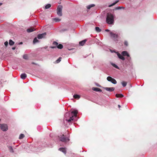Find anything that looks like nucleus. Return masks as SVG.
I'll return each mask as SVG.
<instances>
[{
	"label": "nucleus",
	"instance_id": "28",
	"mask_svg": "<svg viewBox=\"0 0 157 157\" xmlns=\"http://www.w3.org/2000/svg\"><path fill=\"white\" fill-rule=\"evenodd\" d=\"M9 149L10 152H11L12 153H13L14 152L13 148L11 146H10L9 147Z\"/></svg>",
	"mask_w": 157,
	"mask_h": 157
},
{
	"label": "nucleus",
	"instance_id": "18",
	"mask_svg": "<svg viewBox=\"0 0 157 157\" xmlns=\"http://www.w3.org/2000/svg\"><path fill=\"white\" fill-rule=\"evenodd\" d=\"M116 96L117 98H122L124 97V95L121 94H116Z\"/></svg>",
	"mask_w": 157,
	"mask_h": 157
},
{
	"label": "nucleus",
	"instance_id": "1",
	"mask_svg": "<svg viewBox=\"0 0 157 157\" xmlns=\"http://www.w3.org/2000/svg\"><path fill=\"white\" fill-rule=\"evenodd\" d=\"M78 113V110H75L71 112V116L69 113L67 112L64 115V119L67 121L68 122H69L73 120L74 117H77Z\"/></svg>",
	"mask_w": 157,
	"mask_h": 157
},
{
	"label": "nucleus",
	"instance_id": "20",
	"mask_svg": "<svg viewBox=\"0 0 157 157\" xmlns=\"http://www.w3.org/2000/svg\"><path fill=\"white\" fill-rule=\"evenodd\" d=\"M118 2H119L118 0H117V1H115L113 3L109 5V7H111L113 6H114L116 3H117Z\"/></svg>",
	"mask_w": 157,
	"mask_h": 157
},
{
	"label": "nucleus",
	"instance_id": "14",
	"mask_svg": "<svg viewBox=\"0 0 157 157\" xmlns=\"http://www.w3.org/2000/svg\"><path fill=\"white\" fill-rule=\"evenodd\" d=\"M27 77V75L25 73H22L21 75V78L23 79H25Z\"/></svg>",
	"mask_w": 157,
	"mask_h": 157
},
{
	"label": "nucleus",
	"instance_id": "25",
	"mask_svg": "<svg viewBox=\"0 0 157 157\" xmlns=\"http://www.w3.org/2000/svg\"><path fill=\"white\" fill-rule=\"evenodd\" d=\"M57 47L59 49H61L63 48V46L62 44H60L59 45H58Z\"/></svg>",
	"mask_w": 157,
	"mask_h": 157
},
{
	"label": "nucleus",
	"instance_id": "43",
	"mask_svg": "<svg viewBox=\"0 0 157 157\" xmlns=\"http://www.w3.org/2000/svg\"><path fill=\"white\" fill-rule=\"evenodd\" d=\"M97 86H98V84H97Z\"/></svg>",
	"mask_w": 157,
	"mask_h": 157
},
{
	"label": "nucleus",
	"instance_id": "33",
	"mask_svg": "<svg viewBox=\"0 0 157 157\" xmlns=\"http://www.w3.org/2000/svg\"><path fill=\"white\" fill-rule=\"evenodd\" d=\"M23 57V59H28V56L26 54L24 55Z\"/></svg>",
	"mask_w": 157,
	"mask_h": 157
},
{
	"label": "nucleus",
	"instance_id": "34",
	"mask_svg": "<svg viewBox=\"0 0 157 157\" xmlns=\"http://www.w3.org/2000/svg\"><path fill=\"white\" fill-rule=\"evenodd\" d=\"M124 8L123 7L119 6L116 8V10H119L121 8Z\"/></svg>",
	"mask_w": 157,
	"mask_h": 157
},
{
	"label": "nucleus",
	"instance_id": "21",
	"mask_svg": "<svg viewBox=\"0 0 157 157\" xmlns=\"http://www.w3.org/2000/svg\"><path fill=\"white\" fill-rule=\"evenodd\" d=\"M80 96L78 94H74L73 97L75 99H79L80 98Z\"/></svg>",
	"mask_w": 157,
	"mask_h": 157
},
{
	"label": "nucleus",
	"instance_id": "44",
	"mask_svg": "<svg viewBox=\"0 0 157 157\" xmlns=\"http://www.w3.org/2000/svg\"><path fill=\"white\" fill-rule=\"evenodd\" d=\"M97 86H98V84H97Z\"/></svg>",
	"mask_w": 157,
	"mask_h": 157
},
{
	"label": "nucleus",
	"instance_id": "41",
	"mask_svg": "<svg viewBox=\"0 0 157 157\" xmlns=\"http://www.w3.org/2000/svg\"><path fill=\"white\" fill-rule=\"evenodd\" d=\"M118 107L119 108L121 107V106L120 105H118Z\"/></svg>",
	"mask_w": 157,
	"mask_h": 157
},
{
	"label": "nucleus",
	"instance_id": "32",
	"mask_svg": "<svg viewBox=\"0 0 157 157\" xmlns=\"http://www.w3.org/2000/svg\"><path fill=\"white\" fill-rule=\"evenodd\" d=\"M111 64L114 67H115V68H116L117 69H119V68L118 67L117 65H116V64H115L114 63H112Z\"/></svg>",
	"mask_w": 157,
	"mask_h": 157
},
{
	"label": "nucleus",
	"instance_id": "2",
	"mask_svg": "<svg viewBox=\"0 0 157 157\" xmlns=\"http://www.w3.org/2000/svg\"><path fill=\"white\" fill-rule=\"evenodd\" d=\"M114 21V15L110 13H108L106 18V22L109 24H113Z\"/></svg>",
	"mask_w": 157,
	"mask_h": 157
},
{
	"label": "nucleus",
	"instance_id": "5",
	"mask_svg": "<svg viewBox=\"0 0 157 157\" xmlns=\"http://www.w3.org/2000/svg\"><path fill=\"white\" fill-rule=\"evenodd\" d=\"M62 6L61 5H59L57 9V13L59 16H61L62 15Z\"/></svg>",
	"mask_w": 157,
	"mask_h": 157
},
{
	"label": "nucleus",
	"instance_id": "40",
	"mask_svg": "<svg viewBox=\"0 0 157 157\" xmlns=\"http://www.w3.org/2000/svg\"><path fill=\"white\" fill-rule=\"evenodd\" d=\"M22 44H23V43L22 42H21L19 43V45Z\"/></svg>",
	"mask_w": 157,
	"mask_h": 157
},
{
	"label": "nucleus",
	"instance_id": "12",
	"mask_svg": "<svg viewBox=\"0 0 157 157\" xmlns=\"http://www.w3.org/2000/svg\"><path fill=\"white\" fill-rule=\"evenodd\" d=\"M117 55L118 57V58L122 59L123 60H124L125 59V58L123 56V55H121L119 53H117Z\"/></svg>",
	"mask_w": 157,
	"mask_h": 157
},
{
	"label": "nucleus",
	"instance_id": "6",
	"mask_svg": "<svg viewBox=\"0 0 157 157\" xmlns=\"http://www.w3.org/2000/svg\"><path fill=\"white\" fill-rule=\"evenodd\" d=\"M0 128L3 131H6L8 129L7 126L5 124H0Z\"/></svg>",
	"mask_w": 157,
	"mask_h": 157
},
{
	"label": "nucleus",
	"instance_id": "39",
	"mask_svg": "<svg viewBox=\"0 0 157 157\" xmlns=\"http://www.w3.org/2000/svg\"><path fill=\"white\" fill-rule=\"evenodd\" d=\"M32 64H33L36 65V64L35 63H34L33 62H32Z\"/></svg>",
	"mask_w": 157,
	"mask_h": 157
},
{
	"label": "nucleus",
	"instance_id": "9",
	"mask_svg": "<svg viewBox=\"0 0 157 157\" xmlns=\"http://www.w3.org/2000/svg\"><path fill=\"white\" fill-rule=\"evenodd\" d=\"M104 89L106 90L109 92H112L115 89L114 88L112 87H104Z\"/></svg>",
	"mask_w": 157,
	"mask_h": 157
},
{
	"label": "nucleus",
	"instance_id": "36",
	"mask_svg": "<svg viewBox=\"0 0 157 157\" xmlns=\"http://www.w3.org/2000/svg\"><path fill=\"white\" fill-rule=\"evenodd\" d=\"M8 42L7 41H6L4 43V44L6 46H7L8 45Z\"/></svg>",
	"mask_w": 157,
	"mask_h": 157
},
{
	"label": "nucleus",
	"instance_id": "38",
	"mask_svg": "<svg viewBox=\"0 0 157 157\" xmlns=\"http://www.w3.org/2000/svg\"><path fill=\"white\" fill-rule=\"evenodd\" d=\"M105 31L106 32H109V30L108 29H106L105 30Z\"/></svg>",
	"mask_w": 157,
	"mask_h": 157
},
{
	"label": "nucleus",
	"instance_id": "17",
	"mask_svg": "<svg viewBox=\"0 0 157 157\" xmlns=\"http://www.w3.org/2000/svg\"><path fill=\"white\" fill-rule=\"evenodd\" d=\"M35 29L34 28H29L27 29V31L28 33H30L33 31L35 30Z\"/></svg>",
	"mask_w": 157,
	"mask_h": 157
},
{
	"label": "nucleus",
	"instance_id": "3",
	"mask_svg": "<svg viewBox=\"0 0 157 157\" xmlns=\"http://www.w3.org/2000/svg\"><path fill=\"white\" fill-rule=\"evenodd\" d=\"M60 140L62 142L66 143L70 140L69 137H67L65 135L63 134L59 136Z\"/></svg>",
	"mask_w": 157,
	"mask_h": 157
},
{
	"label": "nucleus",
	"instance_id": "26",
	"mask_svg": "<svg viewBox=\"0 0 157 157\" xmlns=\"http://www.w3.org/2000/svg\"><path fill=\"white\" fill-rule=\"evenodd\" d=\"M25 135L24 134H21L19 136V138L20 139H23Z\"/></svg>",
	"mask_w": 157,
	"mask_h": 157
},
{
	"label": "nucleus",
	"instance_id": "31",
	"mask_svg": "<svg viewBox=\"0 0 157 157\" xmlns=\"http://www.w3.org/2000/svg\"><path fill=\"white\" fill-rule=\"evenodd\" d=\"M54 20L56 22H59L60 21V19L58 18H54Z\"/></svg>",
	"mask_w": 157,
	"mask_h": 157
},
{
	"label": "nucleus",
	"instance_id": "13",
	"mask_svg": "<svg viewBox=\"0 0 157 157\" xmlns=\"http://www.w3.org/2000/svg\"><path fill=\"white\" fill-rule=\"evenodd\" d=\"M92 90L96 92H101L102 90L100 89L97 87H93Z\"/></svg>",
	"mask_w": 157,
	"mask_h": 157
},
{
	"label": "nucleus",
	"instance_id": "11",
	"mask_svg": "<svg viewBox=\"0 0 157 157\" xmlns=\"http://www.w3.org/2000/svg\"><path fill=\"white\" fill-rule=\"evenodd\" d=\"M59 150V151L63 152L65 154L66 153V150L65 148H60Z\"/></svg>",
	"mask_w": 157,
	"mask_h": 157
},
{
	"label": "nucleus",
	"instance_id": "10",
	"mask_svg": "<svg viewBox=\"0 0 157 157\" xmlns=\"http://www.w3.org/2000/svg\"><path fill=\"white\" fill-rule=\"evenodd\" d=\"M122 54L124 56H127L129 57V55L126 51H124L122 52Z\"/></svg>",
	"mask_w": 157,
	"mask_h": 157
},
{
	"label": "nucleus",
	"instance_id": "15",
	"mask_svg": "<svg viewBox=\"0 0 157 157\" xmlns=\"http://www.w3.org/2000/svg\"><path fill=\"white\" fill-rule=\"evenodd\" d=\"M87 41V40L85 39L82 41L79 42V44L80 45L83 46L85 43L86 41Z\"/></svg>",
	"mask_w": 157,
	"mask_h": 157
},
{
	"label": "nucleus",
	"instance_id": "4",
	"mask_svg": "<svg viewBox=\"0 0 157 157\" xmlns=\"http://www.w3.org/2000/svg\"><path fill=\"white\" fill-rule=\"evenodd\" d=\"M113 39L115 41H118L119 37L117 34H115L112 32L109 33Z\"/></svg>",
	"mask_w": 157,
	"mask_h": 157
},
{
	"label": "nucleus",
	"instance_id": "29",
	"mask_svg": "<svg viewBox=\"0 0 157 157\" xmlns=\"http://www.w3.org/2000/svg\"><path fill=\"white\" fill-rule=\"evenodd\" d=\"M38 42H39V41L37 39V38L36 37L33 40V43L35 44Z\"/></svg>",
	"mask_w": 157,
	"mask_h": 157
},
{
	"label": "nucleus",
	"instance_id": "16",
	"mask_svg": "<svg viewBox=\"0 0 157 157\" xmlns=\"http://www.w3.org/2000/svg\"><path fill=\"white\" fill-rule=\"evenodd\" d=\"M53 44L54 45H55V46L52 47L51 48H56L58 44V43L56 41H54L53 43Z\"/></svg>",
	"mask_w": 157,
	"mask_h": 157
},
{
	"label": "nucleus",
	"instance_id": "42",
	"mask_svg": "<svg viewBox=\"0 0 157 157\" xmlns=\"http://www.w3.org/2000/svg\"><path fill=\"white\" fill-rule=\"evenodd\" d=\"M2 4V3H0V6H1Z\"/></svg>",
	"mask_w": 157,
	"mask_h": 157
},
{
	"label": "nucleus",
	"instance_id": "37",
	"mask_svg": "<svg viewBox=\"0 0 157 157\" xmlns=\"http://www.w3.org/2000/svg\"><path fill=\"white\" fill-rule=\"evenodd\" d=\"M15 49H16V48H15V47H13V48H12V49L13 50H15Z\"/></svg>",
	"mask_w": 157,
	"mask_h": 157
},
{
	"label": "nucleus",
	"instance_id": "19",
	"mask_svg": "<svg viewBox=\"0 0 157 157\" xmlns=\"http://www.w3.org/2000/svg\"><path fill=\"white\" fill-rule=\"evenodd\" d=\"M95 6V5L94 4H92L89 5L87 6V8L88 9H90L91 7L94 6Z\"/></svg>",
	"mask_w": 157,
	"mask_h": 157
},
{
	"label": "nucleus",
	"instance_id": "27",
	"mask_svg": "<svg viewBox=\"0 0 157 157\" xmlns=\"http://www.w3.org/2000/svg\"><path fill=\"white\" fill-rule=\"evenodd\" d=\"M51 6V5L50 4H47L45 6V9H48L50 8Z\"/></svg>",
	"mask_w": 157,
	"mask_h": 157
},
{
	"label": "nucleus",
	"instance_id": "23",
	"mask_svg": "<svg viewBox=\"0 0 157 157\" xmlns=\"http://www.w3.org/2000/svg\"><path fill=\"white\" fill-rule=\"evenodd\" d=\"M121 84L124 87L126 86L127 84V82L125 81H123L121 82Z\"/></svg>",
	"mask_w": 157,
	"mask_h": 157
},
{
	"label": "nucleus",
	"instance_id": "24",
	"mask_svg": "<svg viewBox=\"0 0 157 157\" xmlns=\"http://www.w3.org/2000/svg\"><path fill=\"white\" fill-rule=\"evenodd\" d=\"M95 30L98 32H100L101 31V29L98 27H95Z\"/></svg>",
	"mask_w": 157,
	"mask_h": 157
},
{
	"label": "nucleus",
	"instance_id": "7",
	"mask_svg": "<svg viewBox=\"0 0 157 157\" xmlns=\"http://www.w3.org/2000/svg\"><path fill=\"white\" fill-rule=\"evenodd\" d=\"M107 80L109 82H111L113 84H116L117 82L116 80L110 76H108L107 78Z\"/></svg>",
	"mask_w": 157,
	"mask_h": 157
},
{
	"label": "nucleus",
	"instance_id": "22",
	"mask_svg": "<svg viewBox=\"0 0 157 157\" xmlns=\"http://www.w3.org/2000/svg\"><path fill=\"white\" fill-rule=\"evenodd\" d=\"M14 44V42L12 40H10L9 41V44L10 45H13Z\"/></svg>",
	"mask_w": 157,
	"mask_h": 157
},
{
	"label": "nucleus",
	"instance_id": "35",
	"mask_svg": "<svg viewBox=\"0 0 157 157\" xmlns=\"http://www.w3.org/2000/svg\"><path fill=\"white\" fill-rule=\"evenodd\" d=\"M124 44L125 46H127L128 45V42L126 41H125L124 42Z\"/></svg>",
	"mask_w": 157,
	"mask_h": 157
},
{
	"label": "nucleus",
	"instance_id": "30",
	"mask_svg": "<svg viewBox=\"0 0 157 157\" xmlns=\"http://www.w3.org/2000/svg\"><path fill=\"white\" fill-rule=\"evenodd\" d=\"M62 58L61 57H59L58 59L57 60H56V62L57 63H59L61 60Z\"/></svg>",
	"mask_w": 157,
	"mask_h": 157
},
{
	"label": "nucleus",
	"instance_id": "8",
	"mask_svg": "<svg viewBox=\"0 0 157 157\" xmlns=\"http://www.w3.org/2000/svg\"><path fill=\"white\" fill-rule=\"evenodd\" d=\"M46 35V33H44L42 34H40L38 35L37 37L38 39H40L44 38V36Z\"/></svg>",
	"mask_w": 157,
	"mask_h": 157
}]
</instances>
